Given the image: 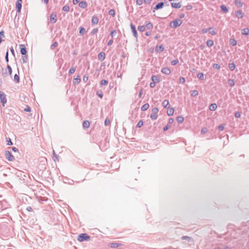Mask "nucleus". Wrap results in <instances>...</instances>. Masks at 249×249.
I'll use <instances>...</instances> for the list:
<instances>
[{"label":"nucleus","instance_id":"f257e3e1","mask_svg":"<svg viewBox=\"0 0 249 249\" xmlns=\"http://www.w3.org/2000/svg\"><path fill=\"white\" fill-rule=\"evenodd\" d=\"M182 23V21L180 19L177 18L170 23V27L172 28H176L179 26Z\"/></svg>","mask_w":249,"mask_h":249},{"label":"nucleus","instance_id":"f03ea898","mask_svg":"<svg viewBox=\"0 0 249 249\" xmlns=\"http://www.w3.org/2000/svg\"><path fill=\"white\" fill-rule=\"evenodd\" d=\"M90 238V236L86 233L80 234L77 238V240L79 242H83L88 241Z\"/></svg>","mask_w":249,"mask_h":249},{"label":"nucleus","instance_id":"7ed1b4c3","mask_svg":"<svg viewBox=\"0 0 249 249\" xmlns=\"http://www.w3.org/2000/svg\"><path fill=\"white\" fill-rule=\"evenodd\" d=\"M158 111L159 110L157 107H154L152 109V113L150 114V118L152 120H156L157 118Z\"/></svg>","mask_w":249,"mask_h":249},{"label":"nucleus","instance_id":"20e7f679","mask_svg":"<svg viewBox=\"0 0 249 249\" xmlns=\"http://www.w3.org/2000/svg\"><path fill=\"white\" fill-rule=\"evenodd\" d=\"M0 100L2 105L4 107L7 102L6 95L3 92L0 91Z\"/></svg>","mask_w":249,"mask_h":249},{"label":"nucleus","instance_id":"39448f33","mask_svg":"<svg viewBox=\"0 0 249 249\" xmlns=\"http://www.w3.org/2000/svg\"><path fill=\"white\" fill-rule=\"evenodd\" d=\"M5 156L6 159L10 161H13L15 159L12 153L9 151H6L5 153Z\"/></svg>","mask_w":249,"mask_h":249},{"label":"nucleus","instance_id":"423d86ee","mask_svg":"<svg viewBox=\"0 0 249 249\" xmlns=\"http://www.w3.org/2000/svg\"><path fill=\"white\" fill-rule=\"evenodd\" d=\"M50 22L52 23H55L57 21V15L55 13H52L50 17Z\"/></svg>","mask_w":249,"mask_h":249},{"label":"nucleus","instance_id":"0eeeda50","mask_svg":"<svg viewBox=\"0 0 249 249\" xmlns=\"http://www.w3.org/2000/svg\"><path fill=\"white\" fill-rule=\"evenodd\" d=\"M164 3L163 2H160L157 3L156 6L153 8L152 11L153 12H155V10L161 9L164 6Z\"/></svg>","mask_w":249,"mask_h":249},{"label":"nucleus","instance_id":"6e6552de","mask_svg":"<svg viewBox=\"0 0 249 249\" xmlns=\"http://www.w3.org/2000/svg\"><path fill=\"white\" fill-rule=\"evenodd\" d=\"M130 27H131V31H132V32L133 33L134 36L136 38H138V34H137V32L136 29L135 25H134L132 23H130Z\"/></svg>","mask_w":249,"mask_h":249},{"label":"nucleus","instance_id":"1a4fd4ad","mask_svg":"<svg viewBox=\"0 0 249 249\" xmlns=\"http://www.w3.org/2000/svg\"><path fill=\"white\" fill-rule=\"evenodd\" d=\"M19 47L20 49V53L22 55H24L26 54L27 53V50L26 48L25 47V45L23 44H20L19 45Z\"/></svg>","mask_w":249,"mask_h":249},{"label":"nucleus","instance_id":"9d476101","mask_svg":"<svg viewBox=\"0 0 249 249\" xmlns=\"http://www.w3.org/2000/svg\"><path fill=\"white\" fill-rule=\"evenodd\" d=\"M161 71L162 73L165 74L166 75H169L171 73V70L168 67H164L162 68Z\"/></svg>","mask_w":249,"mask_h":249},{"label":"nucleus","instance_id":"9b49d317","mask_svg":"<svg viewBox=\"0 0 249 249\" xmlns=\"http://www.w3.org/2000/svg\"><path fill=\"white\" fill-rule=\"evenodd\" d=\"M99 22V18L96 15H94L91 19V23L92 25L97 24Z\"/></svg>","mask_w":249,"mask_h":249},{"label":"nucleus","instance_id":"f8f14e48","mask_svg":"<svg viewBox=\"0 0 249 249\" xmlns=\"http://www.w3.org/2000/svg\"><path fill=\"white\" fill-rule=\"evenodd\" d=\"M106 54L104 52H101L98 55V58L100 61H103L105 59Z\"/></svg>","mask_w":249,"mask_h":249},{"label":"nucleus","instance_id":"ddd939ff","mask_svg":"<svg viewBox=\"0 0 249 249\" xmlns=\"http://www.w3.org/2000/svg\"><path fill=\"white\" fill-rule=\"evenodd\" d=\"M235 16L238 18H241L243 17L244 14L241 10H238L235 12Z\"/></svg>","mask_w":249,"mask_h":249},{"label":"nucleus","instance_id":"4468645a","mask_svg":"<svg viewBox=\"0 0 249 249\" xmlns=\"http://www.w3.org/2000/svg\"><path fill=\"white\" fill-rule=\"evenodd\" d=\"M171 4L172 7L174 8H179L181 6L180 2H171Z\"/></svg>","mask_w":249,"mask_h":249},{"label":"nucleus","instance_id":"2eb2a0df","mask_svg":"<svg viewBox=\"0 0 249 249\" xmlns=\"http://www.w3.org/2000/svg\"><path fill=\"white\" fill-rule=\"evenodd\" d=\"M121 245V244L113 242L110 244V247L111 248H116L120 247Z\"/></svg>","mask_w":249,"mask_h":249},{"label":"nucleus","instance_id":"dca6fc26","mask_svg":"<svg viewBox=\"0 0 249 249\" xmlns=\"http://www.w3.org/2000/svg\"><path fill=\"white\" fill-rule=\"evenodd\" d=\"M79 6L81 8H86L87 7V3L85 1H80L79 3Z\"/></svg>","mask_w":249,"mask_h":249},{"label":"nucleus","instance_id":"f3484780","mask_svg":"<svg viewBox=\"0 0 249 249\" xmlns=\"http://www.w3.org/2000/svg\"><path fill=\"white\" fill-rule=\"evenodd\" d=\"M164 51V47L162 45L157 46L155 48V51L157 52H162Z\"/></svg>","mask_w":249,"mask_h":249},{"label":"nucleus","instance_id":"a211bd4d","mask_svg":"<svg viewBox=\"0 0 249 249\" xmlns=\"http://www.w3.org/2000/svg\"><path fill=\"white\" fill-rule=\"evenodd\" d=\"M81 82V78L80 76H77L76 78H75L73 80V84L74 85H77Z\"/></svg>","mask_w":249,"mask_h":249},{"label":"nucleus","instance_id":"6ab92c4d","mask_svg":"<svg viewBox=\"0 0 249 249\" xmlns=\"http://www.w3.org/2000/svg\"><path fill=\"white\" fill-rule=\"evenodd\" d=\"M90 123L89 121L85 120L83 123V127L84 128H88L89 127Z\"/></svg>","mask_w":249,"mask_h":249},{"label":"nucleus","instance_id":"aec40b11","mask_svg":"<svg viewBox=\"0 0 249 249\" xmlns=\"http://www.w3.org/2000/svg\"><path fill=\"white\" fill-rule=\"evenodd\" d=\"M21 7H22L21 3H18V2L16 3V8L17 10V12L20 13L21 12Z\"/></svg>","mask_w":249,"mask_h":249},{"label":"nucleus","instance_id":"412c9836","mask_svg":"<svg viewBox=\"0 0 249 249\" xmlns=\"http://www.w3.org/2000/svg\"><path fill=\"white\" fill-rule=\"evenodd\" d=\"M145 26L147 29H152L153 27V24L150 21H147L145 23Z\"/></svg>","mask_w":249,"mask_h":249},{"label":"nucleus","instance_id":"4be33fe9","mask_svg":"<svg viewBox=\"0 0 249 249\" xmlns=\"http://www.w3.org/2000/svg\"><path fill=\"white\" fill-rule=\"evenodd\" d=\"M217 108V105L215 103L211 104L209 106V109L211 111H214Z\"/></svg>","mask_w":249,"mask_h":249},{"label":"nucleus","instance_id":"5701e85b","mask_svg":"<svg viewBox=\"0 0 249 249\" xmlns=\"http://www.w3.org/2000/svg\"><path fill=\"white\" fill-rule=\"evenodd\" d=\"M151 80L152 82L154 83H159L160 82V80L158 76L156 75H153L151 77Z\"/></svg>","mask_w":249,"mask_h":249},{"label":"nucleus","instance_id":"b1692460","mask_svg":"<svg viewBox=\"0 0 249 249\" xmlns=\"http://www.w3.org/2000/svg\"><path fill=\"white\" fill-rule=\"evenodd\" d=\"M234 3L238 7H242L243 5V3L241 0H235Z\"/></svg>","mask_w":249,"mask_h":249},{"label":"nucleus","instance_id":"393cba45","mask_svg":"<svg viewBox=\"0 0 249 249\" xmlns=\"http://www.w3.org/2000/svg\"><path fill=\"white\" fill-rule=\"evenodd\" d=\"M241 33L242 35L248 36L249 35V28H244L242 30Z\"/></svg>","mask_w":249,"mask_h":249},{"label":"nucleus","instance_id":"a878e982","mask_svg":"<svg viewBox=\"0 0 249 249\" xmlns=\"http://www.w3.org/2000/svg\"><path fill=\"white\" fill-rule=\"evenodd\" d=\"M86 33V29L82 26L79 27V35L83 36Z\"/></svg>","mask_w":249,"mask_h":249},{"label":"nucleus","instance_id":"bb28decb","mask_svg":"<svg viewBox=\"0 0 249 249\" xmlns=\"http://www.w3.org/2000/svg\"><path fill=\"white\" fill-rule=\"evenodd\" d=\"M174 112V109L173 108H170L168 109L167 111V114L168 116H172L173 115Z\"/></svg>","mask_w":249,"mask_h":249},{"label":"nucleus","instance_id":"cd10ccee","mask_svg":"<svg viewBox=\"0 0 249 249\" xmlns=\"http://www.w3.org/2000/svg\"><path fill=\"white\" fill-rule=\"evenodd\" d=\"M220 8H221V10L223 12L226 13L228 12V9L227 7L225 5H221Z\"/></svg>","mask_w":249,"mask_h":249},{"label":"nucleus","instance_id":"c85d7f7f","mask_svg":"<svg viewBox=\"0 0 249 249\" xmlns=\"http://www.w3.org/2000/svg\"><path fill=\"white\" fill-rule=\"evenodd\" d=\"M149 107V105L148 103L144 104L141 107L142 111H146Z\"/></svg>","mask_w":249,"mask_h":249},{"label":"nucleus","instance_id":"c756f323","mask_svg":"<svg viewBox=\"0 0 249 249\" xmlns=\"http://www.w3.org/2000/svg\"><path fill=\"white\" fill-rule=\"evenodd\" d=\"M177 121L179 124H181L183 122L184 118L181 116H178L177 117Z\"/></svg>","mask_w":249,"mask_h":249},{"label":"nucleus","instance_id":"7c9ffc66","mask_svg":"<svg viewBox=\"0 0 249 249\" xmlns=\"http://www.w3.org/2000/svg\"><path fill=\"white\" fill-rule=\"evenodd\" d=\"M228 83L229 85L232 87H233L235 85V82L233 79H229L228 81Z\"/></svg>","mask_w":249,"mask_h":249},{"label":"nucleus","instance_id":"2f4dec72","mask_svg":"<svg viewBox=\"0 0 249 249\" xmlns=\"http://www.w3.org/2000/svg\"><path fill=\"white\" fill-rule=\"evenodd\" d=\"M169 103L168 100H164L162 102V105L165 108H166L167 107V106L169 105Z\"/></svg>","mask_w":249,"mask_h":249},{"label":"nucleus","instance_id":"473e14b6","mask_svg":"<svg viewBox=\"0 0 249 249\" xmlns=\"http://www.w3.org/2000/svg\"><path fill=\"white\" fill-rule=\"evenodd\" d=\"M76 67H72L69 70V75H71V74L73 73L75 70H76Z\"/></svg>","mask_w":249,"mask_h":249},{"label":"nucleus","instance_id":"72a5a7b5","mask_svg":"<svg viewBox=\"0 0 249 249\" xmlns=\"http://www.w3.org/2000/svg\"><path fill=\"white\" fill-rule=\"evenodd\" d=\"M198 92L196 90H192L191 91V95L193 97H196L198 95Z\"/></svg>","mask_w":249,"mask_h":249},{"label":"nucleus","instance_id":"f704fd0d","mask_svg":"<svg viewBox=\"0 0 249 249\" xmlns=\"http://www.w3.org/2000/svg\"><path fill=\"white\" fill-rule=\"evenodd\" d=\"M229 68L231 71H233L235 69V65L233 63H229Z\"/></svg>","mask_w":249,"mask_h":249},{"label":"nucleus","instance_id":"c9c22d12","mask_svg":"<svg viewBox=\"0 0 249 249\" xmlns=\"http://www.w3.org/2000/svg\"><path fill=\"white\" fill-rule=\"evenodd\" d=\"M207 45L209 47H211L213 45V41L212 40H208L206 42Z\"/></svg>","mask_w":249,"mask_h":249},{"label":"nucleus","instance_id":"e433bc0d","mask_svg":"<svg viewBox=\"0 0 249 249\" xmlns=\"http://www.w3.org/2000/svg\"><path fill=\"white\" fill-rule=\"evenodd\" d=\"M197 78L201 80L204 79V74L202 72H199L197 75Z\"/></svg>","mask_w":249,"mask_h":249},{"label":"nucleus","instance_id":"4c0bfd02","mask_svg":"<svg viewBox=\"0 0 249 249\" xmlns=\"http://www.w3.org/2000/svg\"><path fill=\"white\" fill-rule=\"evenodd\" d=\"M230 44L232 46H235L237 44V41L235 39L231 38L230 40Z\"/></svg>","mask_w":249,"mask_h":249},{"label":"nucleus","instance_id":"58836bf2","mask_svg":"<svg viewBox=\"0 0 249 249\" xmlns=\"http://www.w3.org/2000/svg\"><path fill=\"white\" fill-rule=\"evenodd\" d=\"M138 29L140 32H143L145 30V25L139 26Z\"/></svg>","mask_w":249,"mask_h":249},{"label":"nucleus","instance_id":"ea45409f","mask_svg":"<svg viewBox=\"0 0 249 249\" xmlns=\"http://www.w3.org/2000/svg\"><path fill=\"white\" fill-rule=\"evenodd\" d=\"M58 45V43L57 41L54 42L53 44L51 46L50 48L51 50H53L54 49L55 47H56Z\"/></svg>","mask_w":249,"mask_h":249},{"label":"nucleus","instance_id":"a19ab883","mask_svg":"<svg viewBox=\"0 0 249 249\" xmlns=\"http://www.w3.org/2000/svg\"><path fill=\"white\" fill-rule=\"evenodd\" d=\"M209 33L210 34H211L212 35H215L216 34V31L214 30H212V27H210L209 28Z\"/></svg>","mask_w":249,"mask_h":249},{"label":"nucleus","instance_id":"79ce46f5","mask_svg":"<svg viewBox=\"0 0 249 249\" xmlns=\"http://www.w3.org/2000/svg\"><path fill=\"white\" fill-rule=\"evenodd\" d=\"M14 80L15 82L17 83H19V77L18 74H15L14 75Z\"/></svg>","mask_w":249,"mask_h":249},{"label":"nucleus","instance_id":"37998d69","mask_svg":"<svg viewBox=\"0 0 249 249\" xmlns=\"http://www.w3.org/2000/svg\"><path fill=\"white\" fill-rule=\"evenodd\" d=\"M96 94L98 95L99 97L100 98H102L103 96V94L101 90H97L96 92Z\"/></svg>","mask_w":249,"mask_h":249},{"label":"nucleus","instance_id":"c03bdc74","mask_svg":"<svg viewBox=\"0 0 249 249\" xmlns=\"http://www.w3.org/2000/svg\"><path fill=\"white\" fill-rule=\"evenodd\" d=\"M62 10H63L64 11L68 12L70 10V7H69V6L68 5H65V6H64L63 7Z\"/></svg>","mask_w":249,"mask_h":249},{"label":"nucleus","instance_id":"a18cd8bd","mask_svg":"<svg viewBox=\"0 0 249 249\" xmlns=\"http://www.w3.org/2000/svg\"><path fill=\"white\" fill-rule=\"evenodd\" d=\"M108 14L112 17H114L115 15V10L114 9H110L108 11Z\"/></svg>","mask_w":249,"mask_h":249},{"label":"nucleus","instance_id":"49530a36","mask_svg":"<svg viewBox=\"0 0 249 249\" xmlns=\"http://www.w3.org/2000/svg\"><path fill=\"white\" fill-rule=\"evenodd\" d=\"M22 59L23 63H26L27 62L28 57H27V56L26 55V54L22 56Z\"/></svg>","mask_w":249,"mask_h":249},{"label":"nucleus","instance_id":"de8ad7c7","mask_svg":"<svg viewBox=\"0 0 249 249\" xmlns=\"http://www.w3.org/2000/svg\"><path fill=\"white\" fill-rule=\"evenodd\" d=\"M7 145H13V142L11 141V140L10 138H8L6 139Z\"/></svg>","mask_w":249,"mask_h":249},{"label":"nucleus","instance_id":"09e8293b","mask_svg":"<svg viewBox=\"0 0 249 249\" xmlns=\"http://www.w3.org/2000/svg\"><path fill=\"white\" fill-rule=\"evenodd\" d=\"M107 84H108V81L106 80H105V79H103V80H101V81L100 82V84L102 86H103V85H107Z\"/></svg>","mask_w":249,"mask_h":249},{"label":"nucleus","instance_id":"8fccbe9b","mask_svg":"<svg viewBox=\"0 0 249 249\" xmlns=\"http://www.w3.org/2000/svg\"><path fill=\"white\" fill-rule=\"evenodd\" d=\"M178 59H175L171 61V64L173 66L176 65L178 63Z\"/></svg>","mask_w":249,"mask_h":249},{"label":"nucleus","instance_id":"3c124183","mask_svg":"<svg viewBox=\"0 0 249 249\" xmlns=\"http://www.w3.org/2000/svg\"><path fill=\"white\" fill-rule=\"evenodd\" d=\"M98 31V28H94L92 29L91 32H90L91 35H94V34H96Z\"/></svg>","mask_w":249,"mask_h":249},{"label":"nucleus","instance_id":"603ef678","mask_svg":"<svg viewBox=\"0 0 249 249\" xmlns=\"http://www.w3.org/2000/svg\"><path fill=\"white\" fill-rule=\"evenodd\" d=\"M143 121L142 120H140L138 123V124H137V127L140 128V127H142L143 125Z\"/></svg>","mask_w":249,"mask_h":249},{"label":"nucleus","instance_id":"864d4df0","mask_svg":"<svg viewBox=\"0 0 249 249\" xmlns=\"http://www.w3.org/2000/svg\"><path fill=\"white\" fill-rule=\"evenodd\" d=\"M7 69L8 70V73H9V74L11 75L12 74V70L11 67H10V66L9 65H7Z\"/></svg>","mask_w":249,"mask_h":249},{"label":"nucleus","instance_id":"5fc2aeb1","mask_svg":"<svg viewBox=\"0 0 249 249\" xmlns=\"http://www.w3.org/2000/svg\"><path fill=\"white\" fill-rule=\"evenodd\" d=\"M117 33L116 31L115 30H113L110 32V36L113 38V36L116 35Z\"/></svg>","mask_w":249,"mask_h":249},{"label":"nucleus","instance_id":"6e6d98bb","mask_svg":"<svg viewBox=\"0 0 249 249\" xmlns=\"http://www.w3.org/2000/svg\"><path fill=\"white\" fill-rule=\"evenodd\" d=\"M213 66L214 69H216V70H219L220 68V65L218 64H216V63L214 64Z\"/></svg>","mask_w":249,"mask_h":249},{"label":"nucleus","instance_id":"4d7b16f0","mask_svg":"<svg viewBox=\"0 0 249 249\" xmlns=\"http://www.w3.org/2000/svg\"><path fill=\"white\" fill-rule=\"evenodd\" d=\"M208 129L206 127H203L202 128L201 132L202 134H205L207 132Z\"/></svg>","mask_w":249,"mask_h":249},{"label":"nucleus","instance_id":"13d9d810","mask_svg":"<svg viewBox=\"0 0 249 249\" xmlns=\"http://www.w3.org/2000/svg\"><path fill=\"white\" fill-rule=\"evenodd\" d=\"M105 125L106 126H107L109 124H110V121L107 118H106L105 121Z\"/></svg>","mask_w":249,"mask_h":249},{"label":"nucleus","instance_id":"bf43d9fd","mask_svg":"<svg viewBox=\"0 0 249 249\" xmlns=\"http://www.w3.org/2000/svg\"><path fill=\"white\" fill-rule=\"evenodd\" d=\"M234 116L236 118H240L241 117V113L239 111H237L235 113Z\"/></svg>","mask_w":249,"mask_h":249},{"label":"nucleus","instance_id":"052dcab7","mask_svg":"<svg viewBox=\"0 0 249 249\" xmlns=\"http://www.w3.org/2000/svg\"><path fill=\"white\" fill-rule=\"evenodd\" d=\"M143 3L142 0H136V4L138 5H141Z\"/></svg>","mask_w":249,"mask_h":249},{"label":"nucleus","instance_id":"680f3d73","mask_svg":"<svg viewBox=\"0 0 249 249\" xmlns=\"http://www.w3.org/2000/svg\"><path fill=\"white\" fill-rule=\"evenodd\" d=\"M185 82V79L184 77H180L179 78V82L181 84H184Z\"/></svg>","mask_w":249,"mask_h":249},{"label":"nucleus","instance_id":"e2e57ef3","mask_svg":"<svg viewBox=\"0 0 249 249\" xmlns=\"http://www.w3.org/2000/svg\"><path fill=\"white\" fill-rule=\"evenodd\" d=\"M170 127H171V125H170L169 124H167L166 126H165L163 127V130L164 131H166L168 129H169L170 128Z\"/></svg>","mask_w":249,"mask_h":249},{"label":"nucleus","instance_id":"0e129e2a","mask_svg":"<svg viewBox=\"0 0 249 249\" xmlns=\"http://www.w3.org/2000/svg\"><path fill=\"white\" fill-rule=\"evenodd\" d=\"M5 60L7 62H8L9 61V58H8V51H7L5 54Z\"/></svg>","mask_w":249,"mask_h":249},{"label":"nucleus","instance_id":"69168bd1","mask_svg":"<svg viewBox=\"0 0 249 249\" xmlns=\"http://www.w3.org/2000/svg\"><path fill=\"white\" fill-rule=\"evenodd\" d=\"M224 128V126L223 124H220V125H219L218 126V129L220 130V131H222Z\"/></svg>","mask_w":249,"mask_h":249},{"label":"nucleus","instance_id":"338daca9","mask_svg":"<svg viewBox=\"0 0 249 249\" xmlns=\"http://www.w3.org/2000/svg\"><path fill=\"white\" fill-rule=\"evenodd\" d=\"M155 85H156L155 83H154L153 82H151L149 85L150 87L151 88H154L155 87Z\"/></svg>","mask_w":249,"mask_h":249},{"label":"nucleus","instance_id":"774afa93","mask_svg":"<svg viewBox=\"0 0 249 249\" xmlns=\"http://www.w3.org/2000/svg\"><path fill=\"white\" fill-rule=\"evenodd\" d=\"M186 9L188 10H191L193 8V6L191 5H187L186 6Z\"/></svg>","mask_w":249,"mask_h":249}]
</instances>
